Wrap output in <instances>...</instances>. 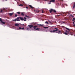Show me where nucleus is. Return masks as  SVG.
<instances>
[{
  "label": "nucleus",
  "instance_id": "nucleus-1",
  "mask_svg": "<svg viewBox=\"0 0 75 75\" xmlns=\"http://www.w3.org/2000/svg\"><path fill=\"white\" fill-rule=\"evenodd\" d=\"M65 28L66 29V30H67L69 31H67V30H66V31L67 32L64 33V34L65 35H73V32H71L70 29H69L67 27H65Z\"/></svg>",
  "mask_w": 75,
  "mask_h": 75
},
{
  "label": "nucleus",
  "instance_id": "nucleus-2",
  "mask_svg": "<svg viewBox=\"0 0 75 75\" xmlns=\"http://www.w3.org/2000/svg\"><path fill=\"white\" fill-rule=\"evenodd\" d=\"M0 21L1 24L2 25H5V24H6L5 22L3 21V20H2L1 18H0Z\"/></svg>",
  "mask_w": 75,
  "mask_h": 75
},
{
  "label": "nucleus",
  "instance_id": "nucleus-3",
  "mask_svg": "<svg viewBox=\"0 0 75 75\" xmlns=\"http://www.w3.org/2000/svg\"><path fill=\"white\" fill-rule=\"evenodd\" d=\"M49 11L50 13H52V11H53V12H54V13H57V11H56L54 10V9H51L50 10H49Z\"/></svg>",
  "mask_w": 75,
  "mask_h": 75
},
{
  "label": "nucleus",
  "instance_id": "nucleus-4",
  "mask_svg": "<svg viewBox=\"0 0 75 75\" xmlns=\"http://www.w3.org/2000/svg\"><path fill=\"white\" fill-rule=\"evenodd\" d=\"M56 33H58V34H62V32L60 30H59L58 32H56Z\"/></svg>",
  "mask_w": 75,
  "mask_h": 75
},
{
  "label": "nucleus",
  "instance_id": "nucleus-5",
  "mask_svg": "<svg viewBox=\"0 0 75 75\" xmlns=\"http://www.w3.org/2000/svg\"><path fill=\"white\" fill-rule=\"evenodd\" d=\"M28 26L30 28H31L33 27V25H29Z\"/></svg>",
  "mask_w": 75,
  "mask_h": 75
},
{
  "label": "nucleus",
  "instance_id": "nucleus-6",
  "mask_svg": "<svg viewBox=\"0 0 75 75\" xmlns=\"http://www.w3.org/2000/svg\"><path fill=\"white\" fill-rule=\"evenodd\" d=\"M19 18H20V17H18V18H16V21H20V20H19Z\"/></svg>",
  "mask_w": 75,
  "mask_h": 75
},
{
  "label": "nucleus",
  "instance_id": "nucleus-7",
  "mask_svg": "<svg viewBox=\"0 0 75 75\" xmlns=\"http://www.w3.org/2000/svg\"><path fill=\"white\" fill-rule=\"evenodd\" d=\"M19 18L20 19L21 21H23L24 20V19L21 17H19Z\"/></svg>",
  "mask_w": 75,
  "mask_h": 75
},
{
  "label": "nucleus",
  "instance_id": "nucleus-8",
  "mask_svg": "<svg viewBox=\"0 0 75 75\" xmlns=\"http://www.w3.org/2000/svg\"><path fill=\"white\" fill-rule=\"evenodd\" d=\"M24 27H23L22 28H21V27H19V30H24Z\"/></svg>",
  "mask_w": 75,
  "mask_h": 75
},
{
  "label": "nucleus",
  "instance_id": "nucleus-9",
  "mask_svg": "<svg viewBox=\"0 0 75 75\" xmlns=\"http://www.w3.org/2000/svg\"><path fill=\"white\" fill-rule=\"evenodd\" d=\"M33 28H34V29H36V28H37V25H35L34 26H33Z\"/></svg>",
  "mask_w": 75,
  "mask_h": 75
},
{
  "label": "nucleus",
  "instance_id": "nucleus-10",
  "mask_svg": "<svg viewBox=\"0 0 75 75\" xmlns=\"http://www.w3.org/2000/svg\"><path fill=\"white\" fill-rule=\"evenodd\" d=\"M50 2L51 3V2H55V0H51L50 1Z\"/></svg>",
  "mask_w": 75,
  "mask_h": 75
},
{
  "label": "nucleus",
  "instance_id": "nucleus-11",
  "mask_svg": "<svg viewBox=\"0 0 75 75\" xmlns=\"http://www.w3.org/2000/svg\"><path fill=\"white\" fill-rule=\"evenodd\" d=\"M55 31H58L57 30H54L52 31L53 33H55Z\"/></svg>",
  "mask_w": 75,
  "mask_h": 75
},
{
  "label": "nucleus",
  "instance_id": "nucleus-12",
  "mask_svg": "<svg viewBox=\"0 0 75 75\" xmlns=\"http://www.w3.org/2000/svg\"><path fill=\"white\" fill-rule=\"evenodd\" d=\"M19 25V24H15V26H18Z\"/></svg>",
  "mask_w": 75,
  "mask_h": 75
},
{
  "label": "nucleus",
  "instance_id": "nucleus-13",
  "mask_svg": "<svg viewBox=\"0 0 75 75\" xmlns=\"http://www.w3.org/2000/svg\"><path fill=\"white\" fill-rule=\"evenodd\" d=\"M29 6L31 8H33V6H32L31 5H29Z\"/></svg>",
  "mask_w": 75,
  "mask_h": 75
},
{
  "label": "nucleus",
  "instance_id": "nucleus-14",
  "mask_svg": "<svg viewBox=\"0 0 75 75\" xmlns=\"http://www.w3.org/2000/svg\"><path fill=\"white\" fill-rule=\"evenodd\" d=\"M13 13H9V15L10 16H13Z\"/></svg>",
  "mask_w": 75,
  "mask_h": 75
},
{
  "label": "nucleus",
  "instance_id": "nucleus-15",
  "mask_svg": "<svg viewBox=\"0 0 75 75\" xmlns=\"http://www.w3.org/2000/svg\"><path fill=\"white\" fill-rule=\"evenodd\" d=\"M75 7V3L74 4V6H73V8H74Z\"/></svg>",
  "mask_w": 75,
  "mask_h": 75
},
{
  "label": "nucleus",
  "instance_id": "nucleus-16",
  "mask_svg": "<svg viewBox=\"0 0 75 75\" xmlns=\"http://www.w3.org/2000/svg\"><path fill=\"white\" fill-rule=\"evenodd\" d=\"M45 23H46V24H49L48 22L47 21L45 22Z\"/></svg>",
  "mask_w": 75,
  "mask_h": 75
},
{
  "label": "nucleus",
  "instance_id": "nucleus-17",
  "mask_svg": "<svg viewBox=\"0 0 75 75\" xmlns=\"http://www.w3.org/2000/svg\"><path fill=\"white\" fill-rule=\"evenodd\" d=\"M43 27L44 28H48V27H45V26H44Z\"/></svg>",
  "mask_w": 75,
  "mask_h": 75
},
{
  "label": "nucleus",
  "instance_id": "nucleus-18",
  "mask_svg": "<svg viewBox=\"0 0 75 75\" xmlns=\"http://www.w3.org/2000/svg\"><path fill=\"white\" fill-rule=\"evenodd\" d=\"M21 15L22 16H24V13H22L21 14Z\"/></svg>",
  "mask_w": 75,
  "mask_h": 75
},
{
  "label": "nucleus",
  "instance_id": "nucleus-19",
  "mask_svg": "<svg viewBox=\"0 0 75 75\" xmlns=\"http://www.w3.org/2000/svg\"><path fill=\"white\" fill-rule=\"evenodd\" d=\"M40 28H37L36 29H35L36 30H40Z\"/></svg>",
  "mask_w": 75,
  "mask_h": 75
},
{
  "label": "nucleus",
  "instance_id": "nucleus-20",
  "mask_svg": "<svg viewBox=\"0 0 75 75\" xmlns=\"http://www.w3.org/2000/svg\"><path fill=\"white\" fill-rule=\"evenodd\" d=\"M19 6H21V7H22V6H23V4H20L19 5Z\"/></svg>",
  "mask_w": 75,
  "mask_h": 75
},
{
  "label": "nucleus",
  "instance_id": "nucleus-21",
  "mask_svg": "<svg viewBox=\"0 0 75 75\" xmlns=\"http://www.w3.org/2000/svg\"><path fill=\"white\" fill-rule=\"evenodd\" d=\"M71 16V17H73V18H74V16L73 15H72L71 14L70 15Z\"/></svg>",
  "mask_w": 75,
  "mask_h": 75
},
{
  "label": "nucleus",
  "instance_id": "nucleus-22",
  "mask_svg": "<svg viewBox=\"0 0 75 75\" xmlns=\"http://www.w3.org/2000/svg\"><path fill=\"white\" fill-rule=\"evenodd\" d=\"M17 13L18 14H20L21 13L20 12H17Z\"/></svg>",
  "mask_w": 75,
  "mask_h": 75
},
{
  "label": "nucleus",
  "instance_id": "nucleus-23",
  "mask_svg": "<svg viewBox=\"0 0 75 75\" xmlns=\"http://www.w3.org/2000/svg\"><path fill=\"white\" fill-rule=\"evenodd\" d=\"M38 25H40V26H43V25L39 24Z\"/></svg>",
  "mask_w": 75,
  "mask_h": 75
},
{
  "label": "nucleus",
  "instance_id": "nucleus-24",
  "mask_svg": "<svg viewBox=\"0 0 75 75\" xmlns=\"http://www.w3.org/2000/svg\"><path fill=\"white\" fill-rule=\"evenodd\" d=\"M54 29H55V30H57V31L59 30V29H58L57 28H54Z\"/></svg>",
  "mask_w": 75,
  "mask_h": 75
},
{
  "label": "nucleus",
  "instance_id": "nucleus-25",
  "mask_svg": "<svg viewBox=\"0 0 75 75\" xmlns=\"http://www.w3.org/2000/svg\"><path fill=\"white\" fill-rule=\"evenodd\" d=\"M49 23H50L51 24H52L51 22L50 21H49Z\"/></svg>",
  "mask_w": 75,
  "mask_h": 75
},
{
  "label": "nucleus",
  "instance_id": "nucleus-26",
  "mask_svg": "<svg viewBox=\"0 0 75 75\" xmlns=\"http://www.w3.org/2000/svg\"><path fill=\"white\" fill-rule=\"evenodd\" d=\"M2 12H3V10H1V11H0V13H2Z\"/></svg>",
  "mask_w": 75,
  "mask_h": 75
},
{
  "label": "nucleus",
  "instance_id": "nucleus-27",
  "mask_svg": "<svg viewBox=\"0 0 75 75\" xmlns=\"http://www.w3.org/2000/svg\"><path fill=\"white\" fill-rule=\"evenodd\" d=\"M15 17H17V15L16 14L15 16Z\"/></svg>",
  "mask_w": 75,
  "mask_h": 75
},
{
  "label": "nucleus",
  "instance_id": "nucleus-28",
  "mask_svg": "<svg viewBox=\"0 0 75 75\" xmlns=\"http://www.w3.org/2000/svg\"><path fill=\"white\" fill-rule=\"evenodd\" d=\"M50 33H53L52 31L51 30L50 31Z\"/></svg>",
  "mask_w": 75,
  "mask_h": 75
},
{
  "label": "nucleus",
  "instance_id": "nucleus-29",
  "mask_svg": "<svg viewBox=\"0 0 75 75\" xmlns=\"http://www.w3.org/2000/svg\"><path fill=\"white\" fill-rule=\"evenodd\" d=\"M42 13H44V11H43V10H42Z\"/></svg>",
  "mask_w": 75,
  "mask_h": 75
},
{
  "label": "nucleus",
  "instance_id": "nucleus-30",
  "mask_svg": "<svg viewBox=\"0 0 75 75\" xmlns=\"http://www.w3.org/2000/svg\"><path fill=\"white\" fill-rule=\"evenodd\" d=\"M13 21H16V19H15V20H13Z\"/></svg>",
  "mask_w": 75,
  "mask_h": 75
},
{
  "label": "nucleus",
  "instance_id": "nucleus-31",
  "mask_svg": "<svg viewBox=\"0 0 75 75\" xmlns=\"http://www.w3.org/2000/svg\"><path fill=\"white\" fill-rule=\"evenodd\" d=\"M34 11H37L35 10H34Z\"/></svg>",
  "mask_w": 75,
  "mask_h": 75
},
{
  "label": "nucleus",
  "instance_id": "nucleus-32",
  "mask_svg": "<svg viewBox=\"0 0 75 75\" xmlns=\"http://www.w3.org/2000/svg\"><path fill=\"white\" fill-rule=\"evenodd\" d=\"M48 4H51V2H49Z\"/></svg>",
  "mask_w": 75,
  "mask_h": 75
},
{
  "label": "nucleus",
  "instance_id": "nucleus-33",
  "mask_svg": "<svg viewBox=\"0 0 75 75\" xmlns=\"http://www.w3.org/2000/svg\"><path fill=\"white\" fill-rule=\"evenodd\" d=\"M26 8H28L27 6L26 7Z\"/></svg>",
  "mask_w": 75,
  "mask_h": 75
},
{
  "label": "nucleus",
  "instance_id": "nucleus-34",
  "mask_svg": "<svg viewBox=\"0 0 75 75\" xmlns=\"http://www.w3.org/2000/svg\"><path fill=\"white\" fill-rule=\"evenodd\" d=\"M25 17H29V16H27V15L25 16Z\"/></svg>",
  "mask_w": 75,
  "mask_h": 75
},
{
  "label": "nucleus",
  "instance_id": "nucleus-35",
  "mask_svg": "<svg viewBox=\"0 0 75 75\" xmlns=\"http://www.w3.org/2000/svg\"><path fill=\"white\" fill-rule=\"evenodd\" d=\"M73 19L74 20H75V18H73Z\"/></svg>",
  "mask_w": 75,
  "mask_h": 75
},
{
  "label": "nucleus",
  "instance_id": "nucleus-36",
  "mask_svg": "<svg viewBox=\"0 0 75 75\" xmlns=\"http://www.w3.org/2000/svg\"><path fill=\"white\" fill-rule=\"evenodd\" d=\"M26 30H29V29L28 28H27V29H26Z\"/></svg>",
  "mask_w": 75,
  "mask_h": 75
},
{
  "label": "nucleus",
  "instance_id": "nucleus-37",
  "mask_svg": "<svg viewBox=\"0 0 75 75\" xmlns=\"http://www.w3.org/2000/svg\"><path fill=\"white\" fill-rule=\"evenodd\" d=\"M24 18L25 19H26V18H25V17H24Z\"/></svg>",
  "mask_w": 75,
  "mask_h": 75
},
{
  "label": "nucleus",
  "instance_id": "nucleus-38",
  "mask_svg": "<svg viewBox=\"0 0 75 75\" xmlns=\"http://www.w3.org/2000/svg\"><path fill=\"white\" fill-rule=\"evenodd\" d=\"M75 23V22H73V24H74Z\"/></svg>",
  "mask_w": 75,
  "mask_h": 75
},
{
  "label": "nucleus",
  "instance_id": "nucleus-39",
  "mask_svg": "<svg viewBox=\"0 0 75 75\" xmlns=\"http://www.w3.org/2000/svg\"><path fill=\"white\" fill-rule=\"evenodd\" d=\"M24 21H26V19H25V20H24Z\"/></svg>",
  "mask_w": 75,
  "mask_h": 75
},
{
  "label": "nucleus",
  "instance_id": "nucleus-40",
  "mask_svg": "<svg viewBox=\"0 0 75 75\" xmlns=\"http://www.w3.org/2000/svg\"><path fill=\"white\" fill-rule=\"evenodd\" d=\"M72 21H74L73 20H72Z\"/></svg>",
  "mask_w": 75,
  "mask_h": 75
},
{
  "label": "nucleus",
  "instance_id": "nucleus-41",
  "mask_svg": "<svg viewBox=\"0 0 75 75\" xmlns=\"http://www.w3.org/2000/svg\"><path fill=\"white\" fill-rule=\"evenodd\" d=\"M22 25H24V24H23Z\"/></svg>",
  "mask_w": 75,
  "mask_h": 75
},
{
  "label": "nucleus",
  "instance_id": "nucleus-42",
  "mask_svg": "<svg viewBox=\"0 0 75 75\" xmlns=\"http://www.w3.org/2000/svg\"><path fill=\"white\" fill-rule=\"evenodd\" d=\"M45 1H47V0H45Z\"/></svg>",
  "mask_w": 75,
  "mask_h": 75
},
{
  "label": "nucleus",
  "instance_id": "nucleus-43",
  "mask_svg": "<svg viewBox=\"0 0 75 75\" xmlns=\"http://www.w3.org/2000/svg\"><path fill=\"white\" fill-rule=\"evenodd\" d=\"M6 1H7V0H5Z\"/></svg>",
  "mask_w": 75,
  "mask_h": 75
}]
</instances>
